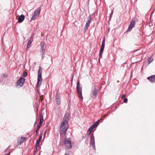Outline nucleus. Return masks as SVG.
<instances>
[{"label": "nucleus", "mask_w": 155, "mask_h": 155, "mask_svg": "<svg viewBox=\"0 0 155 155\" xmlns=\"http://www.w3.org/2000/svg\"><path fill=\"white\" fill-rule=\"evenodd\" d=\"M27 76V74L25 72H24L23 73V76L24 77H26Z\"/></svg>", "instance_id": "28"}, {"label": "nucleus", "mask_w": 155, "mask_h": 155, "mask_svg": "<svg viewBox=\"0 0 155 155\" xmlns=\"http://www.w3.org/2000/svg\"><path fill=\"white\" fill-rule=\"evenodd\" d=\"M88 27H89V26H87L86 25H85V26L84 27V32L86 31L87 30V29L88 28Z\"/></svg>", "instance_id": "25"}, {"label": "nucleus", "mask_w": 155, "mask_h": 155, "mask_svg": "<svg viewBox=\"0 0 155 155\" xmlns=\"http://www.w3.org/2000/svg\"><path fill=\"white\" fill-rule=\"evenodd\" d=\"M39 142H36V144H35V147H36V149H37V147H38L39 145Z\"/></svg>", "instance_id": "27"}, {"label": "nucleus", "mask_w": 155, "mask_h": 155, "mask_svg": "<svg viewBox=\"0 0 155 155\" xmlns=\"http://www.w3.org/2000/svg\"><path fill=\"white\" fill-rule=\"evenodd\" d=\"M91 145L92 147L94 148L95 149V141H94V136H93L92 137L91 139Z\"/></svg>", "instance_id": "13"}, {"label": "nucleus", "mask_w": 155, "mask_h": 155, "mask_svg": "<svg viewBox=\"0 0 155 155\" xmlns=\"http://www.w3.org/2000/svg\"><path fill=\"white\" fill-rule=\"evenodd\" d=\"M40 123H39V124L38 125L41 126V125H42L43 121H44V119H43V117L42 115H40Z\"/></svg>", "instance_id": "15"}, {"label": "nucleus", "mask_w": 155, "mask_h": 155, "mask_svg": "<svg viewBox=\"0 0 155 155\" xmlns=\"http://www.w3.org/2000/svg\"><path fill=\"white\" fill-rule=\"evenodd\" d=\"M41 126L39 125H38V128H37V129L36 131V134H37V132H38V130H39V129H40V127H41Z\"/></svg>", "instance_id": "22"}, {"label": "nucleus", "mask_w": 155, "mask_h": 155, "mask_svg": "<svg viewBox=\"0 0 155 155\" xmlns=\"http://www.w3.org/2000/svg\"><path fill=\"white\" fill-rule=\"evenodd\" d=\"M69 116V114L68 113H66L64 115L63 121L60 127L61 134L66 133V131L68 128V124Z\"/></svg>", "instance_id": "1"}, {"label": "nucleus", "mask_w": 155, "mask_h": 155, "mask_svg": "<svg viewBox=\"0 0 155 155\" xmlns=\"http://www.w3.org/2000/svg\"><path fill=\"white\" fill-rule=\"evenodd\" d=\"M29 48H28V47H26V51H27Z\"/></svg>", "instance_id": "35"}, {"label": "nucleus", "mask_w": 155, "mask_h": 155, "mask_svg": "<svg viewBox=\"0 0 155 155\" xmlns=\"http://www.w3.org/2000/svg\"><path fill=\"white\" fill-rule=\"evenodd\" d=\"M56 103L58 104L59 105L60 104V99L59 98H57L56 97Z\"/></svg>", "instance_id": "20"}, {"label": "nucleus", "mask_w": 155, "mask_h": 155, "mask_svg": "<svg viewBox=\"0 0 155 155\" xmlns=\"http://www.w3.org/2000/svg\"><path fill=\"white\" fill-rule=\"evenodd\" d=\"M88 27H89V26H87L86 25H85V26L84 27V32L86 31L87 30V29L88 28Z\"/></svg>", "instance_id": "26"}, {"label": "nucleus", "mask_w": 155, "mask_h": 155, "mask_svg": "<svg viewBox=\"0 0 155 155\" xmlns=\"http://www.w3.org/2000/svg\"><path fill=\"white\" fill-rule=\"evenodd\" d=\"M126 96V95L125 94H124L122 96V98H124V97H125Z\"/></svg>", "instance_id": "33"}, {"label": "nucleus", "mask_w": 155, "mask_h": 155, "mask_svg": "<svg viewBox=\"0 0 155 155\" xmlns=\"http://www.w3.org/2000/svg\"><path fill=\"white\" fill-rule=\"evenodd\" d=\"M25 17L24 15H21L18 18V20L19 23H21L24 20Z\"/></svg>", "instance_id": "12"}, {"label": "nucleus", "mask_w": 155, "mask_h": 155, "mask_svg": "<svg viewBox=\"0 0 155 155\" xmlns=\"http://www.w3.org/2000/svg\"><path fill=\"white\" fill-rule=\"evenodd\" d=\"M64 142L65 145L68 148H71V142L70 138H66L65 139Z\"/></svg>", "instance_id": "4"}, {"label": "nucleus", "mask_w": 155, "mask_h": 155, "mask_svg": "<svg viewBox=\"0 0 155 155\" xmlns=\"http://www.w3.org/2000/svg\"><path fill=\"white\" fill-rule=\"evenodd\" d=\"M25 82V79L23 78H21L18 81L17 83V85L19 87L22 86Z\"/></svg>", "instance_id": "8"}, {"label": "nucleus", "mask_w": 155, "mask_h": 155, "mask_svg": "<svg viewBox=\"0 0 155 155\" xmlns=\"http://www.w3.org/2000/svg\"><path fill=\"white\" fill-rule=\"evenodd\" d=\"M91 18H90L87 21V22L86 23V25L87 26H89V25H90V23L91 22Z\"/></svg>", "instance_id": "19"}, {"label": "nucleus", "mask_w": 155, "mask_h": 155, "mask_svg": "<svg viewBox=\"0 0 155 155\" xmlns=\"http://www.w3.org/2000/svg\"><path fill=\"white\" fill-rule=\"evenodd\" d=\"M76 88L78 97L80 99H82L83 97L82 95V87L80 86L79 81H78L77 83Z\"/></svg>", "instance_id": "3"}, {"label": "nucleus", "mask_w": 155, "mask_h": 155, "mask_svg": "<svg viewBox=\"0 0 155 155\" xmlns=\"http://www.w3.org/2000/svg\"><path fill=\"white\" fill-rule=\"evenodd\" d=\"M64 155H69V154H68L66 153V154H64Z\"/></svg>", "instance_id": "36"}, {"label": "nucleus", "mask_w": 155, "mask_h": 155, "mask_svg": "<svg viewBox=\"0 0 155 155\" xmlns=\"http://www.w3.org/2000/svg\"><path fill=\"white\" fill-rule=\"evenodd\" d=\"M100 122V120H98L94 124H95V125L97 127V126L99 124Z\"/></svg>", "instance_id": "23"}, {"label": "nucleus", "mask_w": 155, "mask_h": 155, "mask_svg": "<svg viewBox=\"0 0 155 155\" xmlns=\"http://www.w3.org/2000/svg\"><path fill=\"white\" fill-rule=\"evenodd\" d=\"M135 25V21H132L130 22V25H129L128 28L127 30V31H130L134 27Z\"/></svg>", "instance_id": "9"}, {"label": "nucleus", "mask_w": 155, "mask_h": 155, "mask_svg": "<svg viewBox=\"0 0 155 155\" xmlns=\"http://www.w3.org/2000/svg\"><path fill=\"white\" fill-rule=\"evenodd\" d=\"M105 39L104 38L103 39L102 41V45L101 46V49L100 50L99 52V58H101L102 57V54H103L104 48L105 47Z\"/></svg>", "instance_id": "6"}, {"label": "nucleus", "mask_w": 155, "mask_h": 155, "mask_svg": "<svg viewBox=\"0 0 155 155\" xmlns=\"http://www.w3.org/2000/svg\"><path fill=\"white\" fill-rule=\"evenodd\" d=\"M41 52L42 54V56H43L45 51L46 50V44L44 42H41Z\"/></svg>", "instance_id": "7"}, {"label": "nucleus", "mask_w": 155, "mask_h": 155, "mask_svg": "<svg viewBox=\"0 0 155 155\" xmlns=\"http://www.w3.org/2000/svg\"><path fill=\"white\" fill-rule=\"evenodd\" d=\"M7 155V154H6V155Z\"/></svg>", "instance_id": "37"}, {"label": "nucleus", "mask_w": 155, "mask_h": 155, "mask_svg": "<svg viewBox=\"0 0 155 155\" xmlns=\"http://www.w3.org/2000/svg\"><path fill=\"white\" fill-rule=\"evenodd\" d=\"M47 131L46 130H45V133H44V135H45Z\"/></svg>", "instance_id": "34"}, {"label": "nucleus", "mask_w": 155, "mask_h": 155, "mask_svg": "<svg viewBox=\"0 0 155 155\" xmlns=\"http://www.w3.org/2000/svg\"><path fill=\"white\" fill-rule=\"evenodd\" d=\"M113 11L112 10V11H111V13H110V18H111V17L112 16V14H113Z\"/></svg>", "instance_id": "31"}, {"label": "nucleus", "mask_w": 155, "mask_h": 155, "mask_svg": "<svg viewBox=\"0 0 155 155\" xmlns=\"http://www.w3.org/2000/svg\"><path fill=\"white\" fill-rule=\"evenodd\" d=\"M40 9L39 8L35 10L33 15L32 16L31 20H35L40 15Z\"/></svg>", "instance_id": "5"}, {"label": "nucleus", "mask_w": 155, "mask_h": 155, "mask_svg": "<svg viewBox=\"0 0 155 155\" xmlns=\"http://www.w3.org/2000/svg\"><path fill=\"white\" fill-rule=\"evenodd\" d=\"M127 100H128L127 98H125L124 99V103H126V102H127Z\"/></svg>", "instance_id": "30"}, {"label": "nucleus", "mask_w": 155, "mask_h": 155, "mask_svg": "<svg viewBox=\"0 0 155 155\" xmlns=\"http://www.w3.org/2000/svg\"><path fill=\"white\" fill-rule=\"evenodd\" d=\"M93 129H92L90 127L87 130V133L88 134L90 135L91 133L92 130Z\"/></svg>", "instance_id": "18"}, {"label": "nucleus", "mask_w": 155, "mask_h": 155, "mask_svg": "<svg viewBox=\"0 0 155 155\" xmlns=\"http://www.w3.org/2000/svg\"><path fill=\"white\" fill-rule=\"evenodd\" d=\"M98 92V90L94 88L93 91H92V94L94 95L95 97L97 96V95Z\"/></svg>", "instance_id": "14"}, {"label": "nucleus", "mask_w": 155, "mask_h": 155, "mask_svg": "<svg viewBox=\"0 0 155 155\" xmlns=\"http://www.w3.org/2000/svg\"><path fill=\"white\" fill-rule=\"evenodd\" d=\"M42 70L41 67H39L38 71V82L37 84V88L39 87L41 83V74H42Z\"/></svg>", "instance_id": "2"}, {"label": "nucleus", "mask_w": 155, "mask_h": 155, "mask_svg": "<svg viewBox=\"0 0 155 155\" xmlns=\"http://www.w3.org/2000/svg\"><path fill=\"white\" fill-rule=\"evenodd\" d=\"M26 139V138L24 137H21L19 140H18L17 143V146L20 145L22 143H23L25 140Z\"/></svg>", "instance_id": "10"}, {"label": "nucleus", "mask_w": 155, "mask_h": 155, "mask_svg": "<svg viewBox=\"0 0 155 155\" xmlns=\"http://www.w3.org/2000/svg\"><path fill=\"white\" fill-rule=\"evenodd\" d=\"M147 79L151 82L152 83L154 82H155V75L148 77Z\"/></svg>", "instance_id": "11"}, {"label": "nucleus", "mask_w": 155, "mask_h": 155, "mask_svg": "<svg viewBox=\"0 0 155 155\" xmlns=\"http://www.w3.org/2000/svg\"><path fill=\"white\" fill-rule=\"evenodd\" d=\"M153 61V59L152 57L149 58L148 60V64H150L152 61Z\"/></svg>", "instance_id": "21"}, {"label": "nucleus", "mask_w": 155, "mask_h": 155, "mask_svg": "<svg viewBox=\"0 0 155 155\" xmlns=\"http://www.w3.org/2000/svg\"><path fill=\"white\" fill-rule=\"evenodd\" d=\"M33 41V37L32 36H31L29 38V39L28 41V44L31 45V44L32 43Z\"/></svg>", "instance_id": "16"}, {"label": "nucleus", "mask_w": 155, "mask_h": 155, "mask_svg": "<svg viewBox=\"0 0 155 155\" xmlns=\"http://www.w3.org/2000/svg\"><path fill=\"white\" fill-rule=\"evenodd\" d=\"M88 27H89V26H87L86 25H85V26L84 27V32L86 31L87 30V29L88 28Z\"/></svg>", "instance_id": "24"}, {"label": "nucleus", "mask_w": 155, "mask_h": 155, "mask_svg": "<svg viewBox=\"0 0 155 155\" xmlns=\"http://www.w3.org/2000/svg\"><path fill=\"white\" fill-rule=\"evenodd\" d=\"M42 135H43V133H41L40 134V135L39 137V138L38 139V140H37L36 142H39V143L40 142V141L41 140V139Z\"/></svg>", "instance_id": "17"}, {"label": "nucleus", "mask_w": 155, "mask_h": 155, "mask_svg": "<svg viewBox=\"0 0 155 155\" xmlns=\"http://www.w3.org/2000/svg\"><path fill=\"white\" fill-rule=\"evenodd\" d=\"M96 126L95 125V124H93L92 126H91L90 127L92 129H93L95 127H96Z\"/></svg>", "instance_id": "29"}, {"label": "nucleus", "mask_w": 155, "mask_h": 155, "mask_svg": "<svg viewBox=\"0 0 155 155\" xmlns=\"http://www.w3.org/2000/svg\"><path fill=\"white\" fill-rule=\"evenodd\" d=\"M30 46L31 45L28 44L27 45V47H28V48H29L30 47Z\"/></svg>", "instance_id": "32"}]
</instances>
